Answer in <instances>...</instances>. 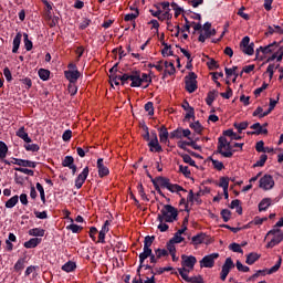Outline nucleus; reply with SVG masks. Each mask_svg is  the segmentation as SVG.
<instances>
[{"mask_svg": "<svg viewBox=\"0 0 283 283\" xmlns=\"http://www.w3.org/2000/svg\"><path fill=\"white\" fill-rule=\"evenodd\" d=\"M148 147L149 151H156L157 154L164 151L163 146L159 144L158 136L156 133H154V138L149 140Z\"/></svg>", "mask_w": 283, "mask_h": 283, "instance_id": "9b49d317", "label": "nucleus"}, {"mask_svg": "<svg viewBox=\"0 0 283 283\" xmlns=\"http://www.w3.org/2000/svg\"><path fill=\"white\" fill-rule=\"evenodd\" d=\"M188 283H205V280L202 275H197L189 277Z\"/></svg>", "mask_w": 283, "mask_h": 283, "instance_id": "774afa93", "label": "nucleus"}, {"mask_svg": "<svg viewBox=\"0 0 283 283\" xmlns=\"http://www.w3.org/2000/svg\"><path fill=\"white\" fill-rule=\"evenodd\" d=\"M178 273L185 282L189 283L190 276L188 273H190V270L187 268H178Z\"/></svg>", "mask_w": 283, "mask_h": 283, "instance_id": "c9c22d12", "label": "nucleus"}, {"mask_svg": "<svg viewBox=\"0 0 283 283\" xmlns=\"http://www.w3.org/2000/svg\"><path fill=\"white\" fill-rule=\"evenodd\" d=\"M67 91H69L71 96L76 95L77 91H78V87H77L76 83H69Z\"/></svg>", "mask_w": 283, "mask_h": 283, "instance_id": "13d9d810", "label": "nucleus"}, {"mask_svg": "<svg viewBox=\"0 0 283 283\" xmlns=\"http://www.w3.org/2000/svg\"><path fill=\"white\" fill-rule=\"evenodd\" d=\"M28 234L33 238H44L45 230L42 228H33L28 231Z\"/></svg>", "mask_w": 283, "mask_h": 283, "instance_id": "a878e982", "label": "nucleus"}, {"mask_svg": "<svg viewBox=\"0 0 283 283\" xmlns=\"http://www.w3.org/2000/svg\"><path fill=\"white\" fill-rule=\"evenodd\" d=\"M212 23L210 22H206L202 27V30L205 31V34H206V38H211V36H214L217 35V30L216 29H212Z\"/></svg>", "mask_w": 283, "mask_h": 283, "instance_id": "b1692460", "label": "nucleus"}, {"mask_svg": "<svg viewBox=\"0 0 283 283\" xmlns=\"http://www.w3.org/2000/svg\"><path fill=\"white\" fill-rule=\"evenodd\" d=\"M155 255L157 256V259L161 260L163 258L169 256V252L166 249L158 248L155 250Z\"/></svg>", "mask_w": 283, "mask_h": 283, "instance_id": "49530a36", "label": "nucleus"}, {"mask_svg": "<svg viewBox=\"0 0 283 283\" xmlns=\"http://www.w3.org/2000/svg\"><path fill=\"white\" fill-rule=\"evenodd\" d=\"M237 270L242 273H249L251 271L250 266L244 265L241 261L235 263Z\"/></svg>", "mask_w": 283, "mask_h": 283, "instance_id": "864d4df0", "label": "nucleus"}, {"mask_svg": "<svg viewBox=\"0 0 283 283\" xmlns=\"http://www.w3.org/2000/svg\"><path fill=\"white\" fill-rule=\"evenodd\" d=\"M66 230L71 231L73 234H78L81 231H83V227L72 223L66 227Z\"/></svg>", "mask_w": 283, "mask_h": 283, "instance_id": "c03bdc74", "label": "nucleus"}, {"mask_svg": "<svg viewBox=\"0 0 283 283\" xmlns=\"http://www.w3.org/2000/svg\"><path fill=\"white\" fill-rule=\"evenodd\" d=\"M230 186V179L229 178H221L219 182V187H222L223 191H227Z\"/></svg>", "mask_w": 283, "mask_h": 283, "instance_id": "0e129e2a", "label": "nucleus"}, {"mask_svg": "<svg viewBox=\"0 0 283 283\" xmlns=\"http://www.w3.org/2000/svg\"><path fill=\"white\" fill-rule=\"evenodd\" d=\"M185 234L184 230L179 229L175 235L171 238L172 242H176L177 244H181L185 241V238L182 237Z\"/></svg>", "mask_w": 283, "mask_h": 283, "instance_id": "473e14b6", "label": "nucleus"}, {"mask_svg": "<svg viewBox=\"0 0 283 283\" xmlns=\"http://www.w3.org/2000/svg\"><path fill=\"white\" fill-rule=\"evenodd\" d=\"M177 244L172 239H170L167 244H166V249H167V252L169 254H174V253H177V249H176V245Z\"/></svg>", "mask_w": 283, "mask_h": 283, "instance_id": "37998d69", "label": "nucleus"}, {"mask_svg": "<svg viewBox=\"0 0 283 283\" xmlns=\"http://www.w3.org/2000/svg\"><path fill=\"white\" fill-rule=\"evenodd\" d=\"M77 269V265L75 262L73 261H67L66 263H64L61 268V270L65 273H72Z\"/></svg>", "mask_w": 283, "mask_h": 283, "instance_id": "bb28decb", "label": "nucleus"}, {"mask_svg": "<svg viewBox=\"0 0 283 283\" xmlns=\"http://www.w3.org/2000/svg\"><path fill=\"white\" fill-rule=\"evenodd\" d=\"M272 205V200L271 198H263L260 202H259V211H266V209H269V207H271Z\"/></svg>", "mask_w": 283, "mask_h": 283, "instance_id": "cd10ccee", "label": "nucleus"}, {"mask_svg": "<svg viewBox=\"0 0 283 283\" xmlns=\"http://www.w3.org/2000/svg\"><path fill=\"white\" fill-rule=\"evenodd\" d=\"M208 238L207 233H198L197 235H193L191 238V242L193 243V245H200V244H205L207 243L206 239Z\"/></svg>", "mask_w": 283, "mask_h": 283, "instance_id": "412c9836", "label": "nucleus"}, {"mask_svg": "<svg viewBox=\"0 0 283 283\" xmlns=\"http://www.w3.org/2000/svg\"><path fill=\"white\" fill-rule=\"evenodd\" d=\"M155 281V275H151V277L147 276L146 280L144 281L142 277L134 279L133 283H153Z\"/></svg>", "mask_w": 283, "mask_h": 283, "instance_id": "338daca9", "label": "nucleus"}, {"mask_svg": "<svg viewBox=\"0 0 283 283\" xmlns=\"http://www.w3.org/2000/svg\"><path fill=\"white\" fill-rule=\"evenodd\" d=\"M81 72L78 70H67L64 71V76L69 81V83H77L78 78L81 77Z\"/></svg>", "mask_w": 283, "mask_h": 283, "instance_id": "4468645a", "label": "nucleus"}, {"mask_svg": "<svg viewBox=\"0 0 283 283\" xmlns=\"http://www.w3.org/2000/svg\"><path fill=\"white\" fill-rule=\"evenodd\" d=\"M250 126L249 122H242V123H233V127L238 130V133H243V130L248 129V127Z\"/></svg>", "mask_w": 283, "mask_h": 283, "instance_id": "72a5a7b5", "label": "nucleus"}, {"mask_svg": "<svg viewBox=\"0 0 283 283\" xmlns=\"http://www.w3.org/2000/svg\"><path fill=\"white\" fill-rule=\"evenodd\" d=\"M229 250L232 251L233 253H239V254L244 253L243 249L241 248V244L235 243V242H233L229 245Z\"/></svg>", "mask_w": 283, "mask_h": 283, "instance_id": "79ce46f5", "label": "nucleus"}, {"mask_svg": "<svg viewBox=\"0 0 283 283\" xmlns=\"http://www.w3.org/2000/svg\"><path fill=\"white\" fill-rule=\"evenodd\" d=\"M181 158L184 160V163H186L187 165H190V167H196V161L192 159V157L188 154H182Z\"/></svg>", "mask_w": 283, "mask_h": 283, "instance_id": "6e6d98bb", "label": "nucleus"}, {"mask_svg": "<svg viewBox=\"0 0 283 283\" xmlns=\"http://www.w3.org/2000/svg\"><path fill=\"white\" fill-rule=\"evenodd\" d=\"M212 75V81L216 83V85L218 87H221L222 84L218 81L219 77H223L224 76V73L223 72H213V73H210Z\"/></svg>", "mask_w": 283, "mask_h": 283, "instance_id": "603ef678", "label": "nucleus"}, {"mask_svg": "<svg viewBox=\"0 0 283 283\" xmlns=\"http://www.w3.org/2000/svg\"><path fill=\"white\" fill-rule=\"evenodd\" d=\"M22 36H23V43H24L25 51H32L33 42L31 40H29V34L23 33Z\"/></svg>", "mask_w": 283, "mask_h": 283, "instance_id": "4c0bfd02", "label": "nucleus"}, {"mask_svg": "<svg viewBox=\"0 0 283 283\" xmlns=\"http://www.w3.org/2000/svg\"><path fill=\"white\" fill-rule=\"evenodd\" d=\"M62 167H67L72 171V176H75L77 167L74 165L73 156H65L62 160Z\"/></svg>", "mask_w": 283, "mask_h": 283, "instance_id": "f8f14e48", "label": "nucleus"}, {"mask_svg": "<svg viewBox=\"0 0 283 283\" xmlns=\"http://www.w3.org/2000/svg\"><path fill=\"white\" fill-rule=\"evenodd\" d=\"M8 151H9V148L7 144L0 140V160H4V158H7Z\"/></svg>", "mask_w": 283, "mask_h": 283, "instance_id": "e433bc0d", "label": "nucleus"}, {"mask_svg": "<svg viewBox=\"0 0 283 283\" xmlns=\"http://www.w3.org/2000/svg\"><path fill=\"white\" fill-rule=\"evenodd\" d=\"M15 136L21 138L25 143H32V138L29 136V134L25 132V127L21 126L17 132Z\"/></svg>", "mask_w": 283, "mask_h": 283, "instance_id": "aec40b11", "label": "nucleus"}, {"mask_svg": "<svg viewBox=\"0 0 283 283\" xmlns=\"http://www.w3.org/2000/svg\"><path fill=\"white\" fill-rule=\"evenodd\" d=\"M271 235H273V239L270 242H268L266 249H273L280 245V243H282L283 241V232L280 228L272 229L266 233V237Z\"/></svg>", "mask_w": 283, "mask_h": 283, "instance_id": "39448f33", "label": "nucleus"}, {"mask_svg": "<svg viewBox=\"0 0 283 283\" xmlns=\"http://www.w3.org/2000/svg\"><path fill=\"white\" fill-rule=\"evenodd\" d=\"M96 166L98 169L99 178H104V176H109V168L105 166L103 158L97 159Z\"/></svg>", "mask_w": 283, "mask_h": 283, "instance_id": "2eb2a0df", "label": "nucleus"}, {"mask_svg": "<svg viewBox=\"0 0 283 283\" xmlns=\"http://www.w3.org/2000/svg\"><path fill=\"white\" fill-rule=\"evenodd\" d=\"M218 96V91L212 90L208 92L207 97H206V103L208 106H212L213 102L216 101Z\"/></svg>", "mask_w": 283, "mask_h": 283, "instance_id": "c85d7f7f", "label": "nucleus"}, {"mask_svg": "<svg viewBox=\"0 0 283 283\" xmlns=\"http://www.w3.org/2000/svg\"><path fill=\"white\" fill-rule=\"evenodd\" d=\"M169 137H170L171 139H174V138L182 139V138H184V128H182V127H179V128L172 130V132L169 134Z\"/></svg>", "mask_w": 283, "mask_h": 283, "instance_id": "f704fd0d", "label": "nucleus"}, {"mask_svg": "<svg viewBox=\"0 0 283 283\" xmlns=\"http://www.w3.org/2000/svg\"><path fill=\"white\" fill-rule=\"evenodd\" d=\"M18 202H19V196L14 195L13 197H11L6 201L4 207L6 209H13V207H15Z\"/></svg>", "mask_w": 283, "mask_h": 283, "instance_id": "7c9ffc66", "label": "nucleus"}, {"mask_svg": "<svg viewBox=\"0 0 283 283\" xmlns=\"http://www.w3.org/2000/svg\"><path fill=\"white\" fill-rule=\"evenodd\" d=\"M123 81H125V84H127L128 81H132L130 87H140L142 86V71L133 70L128 73H124Z\"/></svg>", "mask_w": 283, "mask_h": 283, "instance_id": "20e7f679", "label": "nucleus"}, {"mask_svg": "<svg viewBox=\"0 0 283 283\" xmlns=\"http://www.w3.org/2000/svg\"><path fill=\"white\" fill-rule=\"evenodd\" d=\"M23 34L21 32H18L12 41V53L17 54L19 52L21 41H22Z\"/></svg>", "mask_w": 283, "mask_h": 283, "instance_id": "6ab92c4d", "label": "nucleus"}, {"mask_svg": "<svg viewBox=\"0 0 283 283\" xmlns=\"http://www.w3.org/2000/svg\"><path fill=\"white\" fill-rule=\"evenodd\" d=\"M23 147L25 151H33V153L40 151V146L38 144L27 143Z\"/></svg>", "mask_w": 283, "mask_h": 283, "instance_id": "4d7b16f0", "label": "nucleus"}, {"mask_svg": "<svg viewBox=\"0 0 283 283\" xmlns=\"http://www.w3.org/2000/svg\"><path fill=\"white\" fill-rule=\"evenodd\" d=\"M38 163L22 159L21 167H29L30 169H35Z\"/></svg>", "mask_w": 283, "mask_h": 283, "instance_id": "052dcab7", "label": "nucleus"}, {"mask_svg": "<svg viewBox=\"0 0 283 283\" xmlns=\"http://www.w3.org/2000/svg\"><path fill=\"white\" fill-rule=\"evenodd\" d=\"M164 65H165V67H167V69L170 67V70L165 71V72H167L169 75H175V74H176L177 70H176V66H175V62L168 63V61H165Z\"/></svg>", "mask_w": 283, "mask_h": 283, "instance_id": "5fc2aeb1", "label": "nucleus"}, {"mask_svg": "<svg viewBox=\"0 0 283 283\" xmlns=\"http://www.w3.org/2000/svg\"><path fill=\"white\" fill-rule=\"evenodd\" d=\"M156 240L155 235H146L144 239V248H143V252L140 254H143L144 258L148 256L151 254L153 252V244Z\"/></svg>", "mask_w": 283, "mask_h": 283, "instance_id": "1a4fd4ad", "label": "nucleus"}, {"mask_svg": "<svg viewBox=\"0 0 283 283\" xmlns=\"http://www.w3.org/2000/svg\"><path fill=\"white\" fill-rule=\"evenodd\" d=\"M190 128H192L197 134H202V130H203V126L202 124L200 123V120H197L195 123H191L189 125Z\"/></svg>", "mask_w": 283, "mask_h": 283, "instance_id": "a18cd8bd", "label": "nucleus"}, {"mask_svg": "<svg viewBox=\"0 0 283 283\" xmlns=\"http://www.w3.org/2000/svg\"><path fill=\"white\" fill-rule=\"evenodd\" d=\"M277 48H280V43H277L275 41L273 43H270L269 45L264 46L265 54H271V53L275 52V50H277Z\"/></svg>", "mask_w": 283, "mask_h": 283, "instance_id": "ea45409f", "label": "nucleus"}, {"mask_svg": "<svg viewBox=\"0 0 283 283\" xmlns=\"http://www.w3.org/2000/svg\"><path fill=\"white\" fill-rule=\"evenodd\" d=\"M158 132H159V140H160V143H164V145H167V143L169 142L168 139H169V132H168V128L165 126V125H163L159 129H158Z\"/></svg>", "mask_w": 283, "mask_h": 283, "instance_id": "a211bd4d", "label": "nucleus"}, {"mask_svg": "<svg viewBox=\"0 0 283 283\" xmlns=\"http://www.w3.org/2000/svg\"><path fill=\"white\" fill-rule=\"evenodd\" d=\"M222 268L231 272L235 268V264L232 258H227Z\"/></svg>", "mask_w": 283, "mask_h": 283, "instance_id": "de8ad7c7", "label": "nucleus"}, {"mask_svg": "<svg viewBox=\"0 0 283 283\" xmlns=\"http://www.w3.org/2000/svg\"><path fill=\"white\" fill-rule=\"evenodd\" d=\"M233 147L227 137L220 136L218 138L217 154H220L223 158H232L235 151Z\"/></svg>", "mask_w": 283, "mask_h": 283, "instance_id": "7ed1b4c3", "label": "nucleus"}, {"mask_svg": "<svg viewBox=\"0 0 283 283\" xmlns=\"http://www.w3.org/2000/svg\"><path fill=\"white\" fill-rule=\"evenodd\" d=\"M232 212L229 209L221 210V218L224 223H228L231 220Z\"/></svg>", "mask_w": 283, "mask_h": 283, "instance_id": "8fccbe9b", "label": "nucleus"}, {"mask_svg": "<svg viewBox=\"0 0 283 283\" xmlns=\"http://www.w3.org/2000/svg\"><path fill=\"white\" fill-rule=\"evenodd\" d=\"M42 243V239L40 238H32L23 243L24 249H35Z\"/></svg>", "mask_w": 283, "mask_h": 283, "instance_id": "f3484780", "label": "nucleus"}, {"mask_svg": "<svg viewBox=\"0 0 283 283\" xmlns=\"http://www.w3.org/2000/svg\"><path fill=\"white\" fill-rule=\"evenodd\" d=\"M150 180L157 193H159L161 198H167L161 189H167L171 193H177L180 197H182L181 191L187 193V190L184 187L178 184H171L169 178H151Z\"/></svg>", "mask_w": 283, "mask_h": 283, "instance_id": "f257e3e1", "label": "nucleus"}, {"mask_svg": "<svg viewBox=\"0 0 283 283\" xmlns=\"http://www.w3.org/2000/svg\"><path fill=\"white\" fill-rule=\"evenodd\" d=\"M178 217H179V211L176 207L171 206V205H165L161 210L160 213H158L157 216V221L159 223H174L176 221H178Z\"/></svg>", "mask_w": 283, "mask_h": 283, "instance_id": "f03ea898", "label": "nucleus"}, {"mask_svg": "<svg viewBox=\"0 0 283 283\" xmlns=\"http://www.w3.org/2000/svg\"><path fill=\"white\" fill-rule=\"evenodd\" d=\"M202 195V188H200V190L195 195L193 190H189V193L187 196V201L188 202H196V205H202V199H201Z\"/></svg>", "mask_w": 283, "mask_h": 283, "instance_id": "ddd939ff", "label": "nucleus"}, {"mask_svg": "<svg viewBox=\"0 0 283 283\" xmlns=\"http://www.w3.org/2000/svg\"><path fill=\"white\" fill-rule=\"evenodd\" d=\"M198 75L195 72H190L185 76V88L188 93H193L198 90Z\"/></svg>", "mask_w": 283, "mask_h": 283, "instance_id": "423d86ee", "label": "nucleus"}, {"mask_svg": "<svg viewBox=\"0 0 283 283\" xmlns=\"http://www.w3.org/2000/svg\"><path fill=\"white\" fill-rule=\"evenodd\" d=\"M138 258H139V265L137 268V275L138 276H142L140 272L143 270V266H144V263H145L146 260L149 259V262L153 265H156L158 263V261H159L158 255H156L153 251H150L149 255L143 256V254H139Z\"/></svg>", "mask_w": 283, "mask_h": 283, "instance_id": "6e6552de", "label": "nucleus"}, {"mask_svg": "<svg viewBox=\"0 0 283 283\" xmlns=\"http://www.w3.org/2000/svg\"><path fill=\"white\" fill-rule=\"evenodd\" d=\"M38 75H39L40 80L48 81L50 78L51 72L45 69H40L38 71Z\"/></svg>", "mask_w": 283, "mask_h": 283, "instance_id": "a19ab883", "label": "nucleus"}, {"mask_svg": "<svg viewBox=\"0 0 283 283\" xmlns=\"http://www.w3.org/2000/svg\"><path fill=\"white\" fill-rule=\"evenodd\" d=\"M220 258L219 253H211L209 255H205L200 260V268L201 269H213L216 265V260Z\"/></svg>", "mask_w": 283, "mask_h": 283, "instance_id": "0eeeda50", "label": "nucleus"}, {"mask_svg": "<svg viewBox=\"0 0 283 283\" xmlns=\"http://www.w3.org/2000/svg\"><path fill=\"white\" fill-rule=\"evenodd\" d=\"M181 266L182 269H190V270H193L196 264L198 263V260L196 256L193 255H181Z\"/></svg>", "mask_w": 283, "mask_h": 283, "instance_id": "9d476101", "label": "nucleus"}, {"mask_svg": "<svg viewBox=\"0 0 283 283\" xmlns=\"http://www.w3.org/2000/svg\"><path fill=\"white\" fill-rule=\"evenodd\" d=\"M139 14H140L139 10L135 9L134 13L125 14L124 21H126V22L134 21V20H136L139 17Z\"/></svg>", "mask_w": 283, "mask_h": 283, "instance_id": "09e8293b", "label": "nucleus"}, {"mask_svg": "<svg viewBox=\"0 0 283 283\" xmlns=\"http://www.w3.org/2000/svg\"><path fill=\"white\" fill-rule=\"evenodd\" d=\"M254 48H255V43L252 42V43H250V45L244 46V48L241 49V50H242V52H243L244 54L253 55V54L255 53Z\"/></svg>", "mask_w": 283, "mask_h": 283, "instance_id": "3c124183", "label": "nucleus"}, {"mask_svg": "<svg viewBox=\"0 0 283 283\" xmlns=\"http://www.w3.org/2000/svg\"><path fill=\"white\" fill-rule=\"evenodd\" d=\"M207 66L209 70L213 71L216 69H219L220 64L214 59H210V61L207 62Z\"/></svg>", "mask_w": 283, "mask_h": 283, "instance_id": "680f3d73", "label": "nucleus"}, {"mask_svg": "<svg viewBox=\"0 0 283 283\" xmlns=\"http://www.w3.org/2000/svg\"><path fill=\"white\" fill-rule=\"evenodd\" d=\"M255 149L259 154H266V148L264 147V140H260L255 145Z\"/></svg>", "mask_w": 283, "mask_h": 283, "instance_id": "e2e57ef3", "label": "nucleus"}, {"mask_svg": "<svg viewBox=\"0 0 283 283\" xmlns=\"http://www.w3.org/2000/svg\"><path fill=\"white\" fill-rule=\"evenodd\" d=\"M281 266H282V256L279 258V260L276 261L275 265H273L272 268L269 269L268 275L277 273V271H280Z\"/></svg>", "mask_w": 283, "mask_h": 283, "instance_id": "58836bf2", "label": "nucleus"}, {"mask_svg": "<svg viewBox=\"0 0 283 283\" xmlns=\"http://www.w3.org/2000/svg\"><path fill=\"white\" fill-rule=\"evenodd\" d=\"M275 187V181L272 178H261L260 179V188L264 189V191H269V189H273Z\"/></svg>", "mask_w": 283, "mask_h": 283, "instance_id": "dca6fc26", "label": "nucleus"}, {"mask_svg": "<svg viewBox=\"0 0 283 283\" xmlns=\"http://www.w3.org/2000/svg\"><path fill=\"white\" fill-rule=\"evenodd\" d=\"M261 259V254L251 252L247 255L245 263L248 265H254Z\"/></svg>", "mask_w": 283, "mask_h": 283, "instance_id": "393cba45", "label": "nucleus"}, {"mask_svg": "<svg viewBox=\"0 0 283 283\" xmlns=\"http://www.w3.org/2000/svg\"><path fill=\"white\" fill-rule=\"evenodd\" d=\"M91 23H92V20L84 18L80 22L78 29L80 30H85L86 28H88L91 25Z\"/></svg>", "mask_w": 283, "mask_h": 283, "instance_id": "69168bd1", "label": "nucleus"}, {"mask_svg": "<svg viewBox=\"0 0 283 283\" xmlns=\"http://www.w3.org/2000/svg\"><path fill=\"white\" fill-rule=\"evenodd\" d=\"M145 111L148 112V115L154 116L155 115V107L153 102H147L144 106Z\"/></svg>", "mask_w": 283, "mask_h": 283, "instance_id": "bf43d9fd", "label": "nucleus"}, {"mask_svg": "<svg viewBox=\"0 0 283 283\" xmlns=\"http://www.w3.org/2000/svg\"><path fill=\"white\" fill-rule=\"evenodd\" d=\"M27 256L18 259V261L13 265L14 272L19 273L25 269Z\"/></svg>", "mask_w": 283, "mask_h": 283, "instance_id": "4be33fe9", "label": "nucleus"}, {"mask_svg": "<svg viewBox=\"0 0 283 283\" xmlns=\"http://www.w3.org/2000/svg\"><path fill=\"white\" fill-rule=\"evenodd\" d=\"M274 33L283 34V29L280 25H269L265 32V36L269 38Z\"/></svg>", "mask_w": 283, "mask_h": 283, "instance_id": "5701e85b", "label": "nucleus"}, {"mask_svg": "<svg viewBox=\"0 0 283 283\" xmlns=\"http://www.w3.org/2000/svg\"><path fill=\"white\" fill-rule=\"evenodd\" d=\"M160 6H161L163 10L165 11L164 15L167 17V20H171L172 14L170 13L171 12L170 2H160Z\"/></svg>", "mask_w": 283, "mask_h": 283, "instance_id": "c756f323", "label": "nucleus"}, {"mask_svg": "<svg viewBox=\"0 0 283 283\" xmlns=\"http://www.w3.org/2000/svg\"><path fill=\"white\" fill-rule=\"evenodd\" d=\"M137 191H138L142 200H145V202H149L150 201V199L148 198V196L145 192V188H144V185H143L142 181H139L138 185H137Z\"/></svg>", "mask_w": 283, "mask_h": 283, "instance_id": "2f4dec72", "label": "nucleus"}]
</instances>
